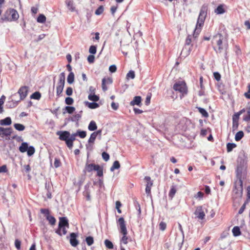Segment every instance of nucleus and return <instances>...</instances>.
Masks as SVG:
<instances>
[{
  "label": "nucleus",
  "instance_id": "obj_1",
  "mask_svg": "<svg viewBox=\"0 0 250 250\" xmlns=\"http://www.w3.org/2000/svg\"><path fill=\"white\" fill-rule=\"evenodd\" d=\"M235 172L238 180L237 182H243V180L246 178L247 174V162L244 159L241 157L238 158L237 166Z\"/></svg>",
  "mask_w": 250,
  "mask_h": 250
},
{
  "label": "nucleus",
  "instance_id": "obj_2",
  "mask_svg": "<svg viewBox=\"0 0 250 250\" xmlns=\"http://www.w3.org/2000/svg\"><path fill=\"white\" fill-rule=\"evenodd\" d=\"M207 16V9L205 7H202L200 10L199 15L197 20L196 26L194 31L193 36L197 37L201 31V27L204 24L205 20Z\"/></svg>",
  "mask_w": 250,
  "mask_h": 250
},
{
  "label": "nucleus",
  "instance_id": "obj_3",
  "mask_svg": "<svg viewBox=\"0 0 250 250\" xmlns=\"http://www.w3.org/2000/svg\"><path fill=\"white\" fill-rule=\"evenodd\" d=\"M64 227H69L68 220L65 217H60L58 228L56 230L55 232L60 236H62V228H64Z\"/></svg>",
  "mask_w": 250,
  "mask_h": 250
},
{
  "label": "nucleus",
  "instance_id": "obj_4",
  "mask_svg": "<svg viewBox=\"0 0 250 250\" xmlns=\"http://www.w3.org/2000/svg\"><path fill=\"white\" fill-rule=\"evenodd\" d=\"M243 182H236L233 192L236 198L240 199L243 195Z\"/></svg>",
  "mask_w": 250,
  "mask_h": 250
},
{
  "label": "nucleus",
  "instance_id": "obj_5",
  "mask_svg": "<svg viewBox=\"0 0 250 250\" xmlns=\"http://www.w3.org/2000/svg\"><path fill=\"white\" fill-rule=\"evenodd\" d=\"M174 90L179 91L182 93V94H186L187 91V88L186 84L185 82L179 81L176 82L173 85V87Z\"/></svg>",
  "mask_w": 250,
  "mask_h": 250
},
{
  "label": "nucleus",
  "instance_id": "obj_6",
  "mask_svg": "<svg viewBox=\"0 0 250 250\" xmlns=\"http://www.w3.org/2000/svg\"><path fill=\"white\" fill-rule=\"evenodd\" d=\"M89 153H87V161L85 163V165L84 168L83 170V172L84 173H86V172H90L93 170H97V168H98V165H95L94 164H89Z\"/></svg>",
  "mask_w": 250,
  "mask_h": 250
},
{
  "label": "nucleus",
  "instance_id": "obj_7",
  "mask_svg": "<svg viewBox=\"0 0 250 250\" xmlns=\"http://www.w3.org/2000/svg\"><path fill=\"white\" fill-rule=\"evenodd\" d=\"M56 134L59 136V138L60 140L65 141L67 146L68 147L69 137L70 132L68 131H58Z\"/></svg>",
  "mask_w": 250,
  "mask_h": 250
},
{
  "label": "nucleus",
  "instance_id": "obj_8",
  "mask_svg": "<svg viewBox=\"0 0 250 250\" xmlns=\"http://www.w3.org/2000/svg\"><path fill=\"white\" fill-rule=\"evenodd\" d=\"M191 42V36L188 35L186 40L185 42V45L181 53H185L186 56H188L189 54L190 51H191V47H192V45L190 47H188V46H189Z\"/></svg>",
  "mask_w": 250,
  "mask_h": 250
},
{
  "label": "nucleus",
  "instance_id": "obj_9",
  "mask_svg": "<svg viewBox=\"0 0 250 250\" xmlns=\"http://www.w3.org/2000/svg\"><path fill=\"white\" fill-rule=\"evenodd\" d=\"M144 180L146 181V192L147 195L151 196V188L153 185V182L151 180V178L149 176H145Z\"/></svg>",
  "mask_w": 250,
  "mask_h": 250
},
{
  "label": "nucleus",
  "instance_id": "obj_10",
  "mask_svg": "<svg viewBox=\"0 0 250 250\" xmlns=\"http://www.w3.org/2000/svg\"><path fill=\"white\" fill-rule=\"evenodd\" d=\"M117 224L119 226L120 229V232L122 234H127V231L126 229L124 218L123 217H120L117 221Z\"/></svg>",
  "mask_w": 250,
  "mask_h": 250
},
{
  "label": "nucleus",
  "instance_id": "obj_11",
  "mask_svg": "<svg viewBox=\"0 0 250 250\" xmlns=\"http://www.w3.org/2000/svg\"><path fill=\"white\" fill-rule=\"evenodd\" d=\"M28 87L27 86H23L20 87L18 91V93L20 96V101L24 99L27 95L28 92Z\"/></svg>",
  "mask_w": 250,
  "mask_h": 250
},
{
  "label": "nucleus",
  "instance_id": "obj_12",
  "mask_svg": "<svg viewBox=\"0 0 250 250\" xmlns=\"http://www.w3.org/2000/svg\"><path fill=\"white\" fill-rule=\"evenodd\" d=\"M194 214L199 219L203 220L205 218V213L202 206H200L196 207Z\"/></svg>",
  "mask_w": 250,
  "mask_h": 250
},
{
  "label": "nucleus",
  "instance_id": "obj_13",
  "mask_svg": "<svg viewBox=\"0 0 250 250\" xmlns=\"http://www.w3.org/2000/svg\"><path fill=\"white\" fill-rule=\"evenodd\" d=\"M12 133V129L11 127L4 128L0 127V137L4 138L8 137Z\"/></svg>",
  "mask_w": 250,
  "mask_h": 250
},
{
  "label": "nucleus",
  "instance_id": "obj_14",
  "mask_svg": "<svg viewBox=\"0 0 250 250\" xmlns=\"http://www.w3.org/2000/svg\"><path fill=\"white\" fill-rule=\"evenodd\" d=\"M6 13H8L9 15L11 16V21H17L19 17V15L17 11L14 9H10L9 10L7 11Z\"/></svg>",
  "mask_w": 250,
  "mask_h": 250
},
{
  "label": "nucleus",
  "instance_id": "obj_15",
  "mask_svg": "<svg viewBox=\"0 0 250 250\" xmlns=\"http://www.w3.org/2000/svg\"><path fill=\"white\" fill-rule=\"evenodd\" d=\"M70 243L73 247H76L78 244L79 241L77 239V234L75 233L72 232L70 235Z\"/></svg>",
  "mask_w": 250,
  "mask_h": 250
},
{
  "label": "nucleus",
  "instance_id": "obj_16",
  "mask_svg": "<svg viewBox=\"0 0 250 250\" xmlns=\"http://www.w3.org/2000/svg\"><path fill=\"white\" fill-rule=\"evenodd\" d=\"M223 36L221 34H217L213 37L212 42H215L217 45H221L223 44Z\"/></svg>",
  "mask_w": 250,
  "mask_h": 250
},
{
  "label": "nucleus",
  "instance_id": "obj_17",
  "mask_svg": "<svg viewBox=\"0 0 250 250\" xmlns=\"http://www.w3.org/2000/svg\"><path fill=\"white\" fill-rule=\"evenodd\" d=\"M142 98L141 96H135L132 101L130 103L131 105L134 106L137 105L140 106L141 105Z\"/></svg>",
  "mask_w": 250,
  "mask_h": 250
},
{
  "label": "nucleus",
  "instance_id": "obj_18",
  "mask_svg": "<svg viewBox=\"0 0 250 250\" xmlns=\"http://www.w3.org/2000/svg\"><path fill=\"white\" fill-rule=\"evenodd\" d=\"M78 136V134L76 133H73L72 134H70V136L69 137V141L68 143V148L71 149L73 147V142L76 139V137Z\"/></svg>",
  "mask_w": 250,
  "mask_h": 250
},
{
  "label": "nucleus",
  "instance_id": "obj_19",
  "mask_svg": "<svg viewBox=\"0 0 250 250\" xmlns=\"http://www.w3.org/2000/svg\"><path fill=\"white\" fill-rule=\"evenodd\" d=\"M65 4L67 6V8L71 12H74L76 11V8L74 1L72 0H66Z\"/></svg>",
  "mask_w": 250,
  "mask_h": 250
},
{
  "label": "nucleus",
  "instance_id": "obj_20",
  "mask_svg": "<svg viewBox=\"0 0 250 250\" xmlns=\"http://www.w3.org/2000/svg\"><path fill=\"white\" fill-rule=\"evenodd\" d=\"M218 49L216 50L214 47V49L216 51V53H221L224 49H225V58L226 59L227 58V45H224V46L223 45V44L221 45H218Z\"/></svg>",
  "mask_w": 250,
  "mask_h": 250
},
{
  "label": "nucleus",
  "instance_id": "obj_21",
  "mask_svg": "<svg viewBox=\"0 0 250 250\" xmlns=\"http://www.w3.org/2000/svg\"><path fill=\"white\" fill-rule=\"evenodd\" d=\"M28 144L27 142H23L19 146V150L21 153L26 152L28 148Z\"/></svg>",
  "mask_w": 250,
  "mask_h": 250
},
{
  "label": "nucleus",
  "instance_id": "obj_22",
  "mask_svg": "<svg viewBox=\"0 0 250 250\" xmlns=\"http://www.w3.org/2000/svg\"><path fill=\"white\" fill-rule=\"evenodd\" d=\"M12 123L11 119L10 117H8L4 119L0 120V125H9Z\"/></svg>",
  "mask_w": 250,
  "mask_h": 250
},
{
  "label": "nucleus",
  "instance_id": "obj_23",
  "mask_svg": "<svg viewBox=\"0 0 250 250\" xmlns=\"http://www.w3.org/2000/svg\"><path fill=\"white\" fill-rule=\"evenodd\" d=\"M84 104L90 109H95L99 107V104L95 102L90 103L88 101H85Z\"/></svg>",
  "mask_w": 250,
  "mask_h": 250
},
{
  "label": "nucleus",
  "instance_id": "obj_24",
  "mask_svg": "<svg viewBox=\"0 0 250 250\" xmlns=\"http://www.w3.org/2000/svg\"><path fill=\"white\" fill-rule=\"evenodd\" d=\"M225 12L223 5L220 4L215 9V13L217 14H222Z\"/></svg>",
  "mask_w": 250,
  "mask_h": 250
},
{
  "label": "nucleus",
  "instance_id": "obj_25",
  "mask_svg": "<svg viewBox=\"0 0 250 250\" xmlns=\"http://www.w3.org/2000/svg\"><path fill=\"white\" fill-rule=\"evenodd\" d=\"M232 232L234 236L236 237L241 235V231L240 228L238 226H235L233 227L232 230Z\"/></svg>",
  "mask_w": 250,
  "mask_h": 250
},
{
  "label": "nucleus",
  "instance_id": "obj_26",
  "mask_svg": "<svg viewBox=\"0 0 250 250\" xmlns=\"http://www.w3.org/2000/svg\"><path fill=\"white\" fill-rule=\"evenodd\" d=\"M88 128L90 131H94L97 129V125L94 121H91L88 126Z\"/></svg>",
  "mask_w": 250,
  "mask_h": 250
},
{
  "label": "nucleus",
  "instance_id": "obj_27",
  "mask_svg": "<svg viewBox=\"0 0 250 250\" xmlns=\"http://www.w3.org/2000/svg\"><path fill=\"white\" fill-rule=\"evenodd\" d=\"M236 145L233 143H228L227 144V150L228 152H231L232 149L236 147Z\"/></svg>",
  "mask_w": 250,
  "mask_h": 250
},
{
  "label": "nucleus",
  "instance_id": "obj_28",
  "mask_svg": "<svg viewBox=\"0 0 250 250\" xmlns=\"http://www.w3.org/2000/svg\"><path fill=\"white\" fill-rule=\"evenodd\" d=\"M67 83L72 84L74 81V74L72 72H70L67 78Z\"/></svg>",
  "mask_w": 250,
  "mask_h": 250
},
{
  "label": "nucleus",
  "instance_id": "obj_29",
  "mask_svg": "<svg viewBox=\"0 0 250 250\" xmlns=\"http://www.w3.org/2000/svg\"><path fill=\"white\" fill-rule=\"evenodd\" d=\"M120 167V164L118 161H115L112 167L110 168L111 171H113L115 169H119Z\"/></svg>",
  "mask_w": 250,
  "mask_h": 250
},
{
  "label": "nucleus",
  "instance_id": "obj_30",
  "mask_svg": "<svg viewBox=\"0 0 250 250\" xmlns=\"http://www.w3.org/2000/svg\"><path fill=\"white\" fill-rule=\"evenodd\" d=\"M199 112L204 117L207 118L208 117V112L203 108L200 107H197Z\"/></svg>",
  "mask_w": 250,
  "mask_h": 250
},
{
  "label": "nucleus",
  "instance_id": "obj_31",
  "mask_svg": "<svg viewBox=\"0 0 250 250\" xmlns=\"http://www.w3.org/2000/svg\"><path fill=\"white\" fill-rule=\"evenodd\" d=\"M244 134L242 131H239L236 133L235 136V140L236 141H240L243 137Z\"/></svg>",
  "mask_w": 250,
  "mask_h": 250
},
{
  "label": "nucleus",
  "instance_id": "obj_32",
  "mask_svg": "<svg viewBox=\"0 0 250 250\" xmlns=\"http://www.w3.org/2000/svg\"><path fill=\"white\" fill-rule=\"evenodd\" d=\"M46 219L50 225H54L56 224V220L54 216L50 215L49 216H46Z\"/></svg>",
  "mask_w": 250,
  "mask_h": 250
},
{
  "label": "nucleus",
  "instance_id": "obj_33",
  "mask_svg": "<svg viewBox=\"0 0 250 250\" xmlns=\"http://www.w3.org/2000/svg\"><path fill=\"white\" fill-rule=\"evenodd\" d=\"M15 128L18 131H23L25 129V126L22 124L16 123L14 125Z\"/></svg>",
  "mask_w": 250,
  "mask_h": 250
},
{
  "label": "nucleus",
  "instance_id": "obj_34",
  "mask_svg": "<svg viewBox=\"0 0 250 250\" xmlns=\"http://www.w3.org/2000/svg\"><path fill=\"white\" fill-rule=\"evenodd\" d=\"M41 97V94L38 91L35 92L30 96L31 99L38 100H40Z\"/></svg>",
  "mask_w": 250,
  "mask_h": 250
},
{
  "label": "nucleus",
  "instance_id": "obj_35",
  "mask_svg": "<svg viewBox=\"0 0 250 250\" xmlns=\"http://www.w3.org/2000/svg\"><path fill=\"white\" fill-rule=\"evenodd\" d=\"M37 21L38 22L43 23L46 21V17L43 14H40L37 18Z\"/></svg>",
  "mask_w": 250,
  "mask_h": 250
},
{
  "label": "nucleus",
  "instance_id": "obj_36",
  "mask_svg": "<svg viewBox=\"0 0 250 250\" xmlns=\"http://www.w3.org/2000/svg\"><path fill=\"white\" fill-rule=\"evenodd\" d=\"M26 152L27 155L28 156H31L34 154L35 152V149L33 146H31L28 147V148Z\"/></svg>",
  "mask_w": 250,
  "mask_h": 250
},
{
  "label": "nucleus",
  "instance_id": "obj_37",
  "mask_svg": "<svg viewBox=\"0 0 250 250\" xmlns=\"http://www.w3.org/2000/svg\"><path fill=\"white\" fill-rule=\"evenodd\" d=\"M88 98L89 100L93 102H97L99 100V97L94 93L93 94H89Z\"/></svg>",
  "mask_w": 250,
  "mask_h": 250
},
{
  "label": "nucleus",
  "instance_id": "obj_38",
  "mask_svg": "<svg viewBox=\"0 0 250 250\" xmlns=\"http://www.w3.org/2000/svg\"><path fill=\"white\" fill-rule=\"evenodd\" d=\"M85 242L88 246H91L94 243L93 237L91 236L86 237L85 238Z\"/></svg>",
  "mask_w": 250,
  "mask_h": 250
},
{
  "label": "nucleus",
  "instance_id": "obj_39",
  "mask_svg": "<svg viewBox=\"0 0 250 250\" xmlns=\"http://www.w3.org/2000/svg\"><path fill=\"white\" fill-rule=\"evenodd\" d=\"M176 192V189L175 186H172L171 187L170 190L169 192V197H170L171 199L174 197L175 193Z\"/></svg>",
  "mask_w": 250,
  "mask_h": 250
},
{
  "label": "nucleus",
  "instance_id": "obj_40",
  "mask_svg": "<svg viewBox=\"0 0 250 250\" xmlns=\"http://www.w3.org/2000/svg\"><path fill=\"white\" fill-rule=\"evenodd\" d=\"M104 244L106 248L109 249H113V245L112 242L109 241L108 239H106L104 241Z\"/></svg>",
  "mask_w": 250,
  "mask_h": 250
},
{
  "label": "nucleus",
  "instance_id": "obj_41",
  "mask_svg": "<svg viewBox=\"0 0 250 250\" xmlns=\"http://www.w3.org/2000/svg\"><path fill=\"white\" fill-rule=\"evenodd\" d=\"M135 77V72L133 70H130L126 74V78L133 79Z\"/></svg>",
  "mask_w": 250,
  "mask_h": 250
},
{
  "label": "nucleus",
  "instance_id": "obj_42",
  "mask_svg": "<svg viewBox=\"0 0 250 250\" xmlns=\"http://www.w3.org/2000/svg\"><path fill=\"white\" fill-rule=\"evenodd\" d=\"M82 111H81L79 113H78L74 116L72 118L71 121L73 122L78 121L81 118V113Z\"/></svg>",
  "mask_w": 250,
  "mask_h": 250
},
{
  "label": "nucleus",
  "instance_id": "obj_43",
  "mask_svg": "<svg viewBox=\"0 0 250 250\" xmlns=\"http://www.w3.org/2000/svg\"><path fill=\"white\" fill-rule=\"evenodd\" d=\"M66 111L69 114H72L75 110V108L73 106H66L65 107Z\"/></svg>",
  "mask_w": 250,
  "mask_h": 250
},
{
  "label": "nucleus",
  "instance_id": "obj_44",
  "mask_svg": "<svg viewBox=\"0 0 250 250\" xmlns=\"http://www.w3.org/2000/svg\"><path fill=\"white\" fill-rule=\"evenodd\" d=\"M104 8L102 5L100 6L95 11V14L96 15H100L104 12Z\"/></svg>",
  "mask_w": 250,
  "mask_h": 250
},
{
  "label": "nucleus",
  "instance_id": "obj_45",
  "mask_svg": "<svg viewBox=\"0 0 250 250\" xmlns=\"http://www.w3.org/2000/svg\"><path fill=\"white\" fill-rule=\"evenodd\" d=\"M97 170L95 171H97V175L99 177H102L103 175V168L98 165V168Z\"/></svg>",
  "mask_w": 250,
  "mask_h": 250
},
{
  "label": "nucleus",
  "instance_id": "obj_46",
  "mask_svg": "<svg viewBox=\"0 0 250 250\" xmlns=\"http://www.w3.org/2000/svg\"><path fill=\"white\" fill-rule=\"evenodd\" d=\"M249 203V202H248V201H245V202H244V204L242 205V207H241V208L239 209V211H238V214H242V213L244 212V210H245V208H246V205H247Z\"/></svg>",
  "mask_w": 250,
  "mask_h": 250
},
{
  "label": "nucleus",
  "instance_id": "obj_47",
  "mask_svg": "<svg viewBox=\"0 0 250 250\" xmlns=\"http://www.w3.org/2000/svg\"><path fill=\"white\" fill-rule=\"evenodd\" d=\"M97 51V47L96 45H91L89 49V52L92 54H96Z\"/></svg>",
  "mask_w": 250,
  "mask_h": 250
},
{
  "label": "nucleus",
  "instance_id": "obj_48",
  "mask_svg": "<svg viewBox=\"0 0 250 250\" xmlns=\"http://www.w3.org/2000/svg\"><path fill=\"white\" fill-rule=\"evenodd\" d=\"M77 134H78V135L81 138H85L86 135V132L85 131L78 130Z\"/></svg>",
  "mask_w": 250,
  "mask_h": 250
},
{
  "label": "nucleus",
  "instance_id": "obj_49",
  "mask_svg": "<svg viewBox=\"0 0 250 250\" xmlns=\"http://www.w3.org/2000/svg\"><path fill=\"white\" fill-rule=\"evenodd\" d=\"M97 136L95 135V134L93 132L91 133L90 138L88 139V143H94Z\"/></svg>",
  "mask_w": 250,
  "mask_h": 250
},
{
  "label": "nucleus",
  "instance_id": "obj_50",
  "mask_svg": "<svg viewBox=\"0 0 250 250\" xmlns=\"http://www.w3.org/2000/svg\"><path fill=\"white\" fill-rule=\"evenodd\" d=\"M65 103L66 104L71 105L74 103V100L71 97H66L65 99Z\"/></svg>",
  "mask_w": 250,
  "mask_h": 250
},
{
  "label": "nucleus",
  "instance_id": "obj_51",
  "mask_svg": "<svg viewBox=\"0 0 250 250\" xmlns=\"http://www.w3.org/2000/svg\"><path fill=\"white\" fill-rule=\"evenodd\" d=\"M63 87H62V86H57V89H56V93H57V95L58 96H60V95L61 94V93H62V91H63Z\"/></svg>",
  "mask_w": 250,
  "mask_h": 250
},
{
  "label": "nucleus",
  "instance_id": "obj_52",
  "mask_svg": "<svg viewBox=\"0 0 250 250\" xmlns=\"http://www.w3.org/2000/svg\"><path fill=\"white\" fill-rule=\"evenodd\" d=\"M106 79L105 78L102 79V89L104 91H105L107 90V87L105 85Z\"/></svg>",
  "mask_w": 250,
  "mask_h": 250
},
{
  "label": "nucleus",
  "instance_id": "obj_53",
  "mask_svg": "<svg viewBox=\"0 0 250 250\" xmlns=\"http://www.w3.org/2000/svg\"><path fill=\"white\" fill-rule=\"evenodd\" d=\"M102 158L105 161H107L109 159V155L106 152H103L102 154Z\"/></svg>",
  "mask_w": 250,
  "mask_h": 250
},
{
  "label": "nucleus",
  "instance_id": "obj_54",
  "mask_svg": "<svg viewBox=\"0 0 250 250\" xmlns=\"http://www.w3.org/2000/svg\"><path fill=\"white\" fill-rule=\"evenodd\" d=\"M247 114H249V116H244L243 120L245 121H250V106L247 108Z\"/></svg>",
  "mask_w": 250,
  "mask_h": 250
},
{
  "label": "nucleus",
  "instance_id": "obj_55",
  "mask_svg": "<svg viewBox=\"0 0 250 250\" xmlns=\"http://www.w3.org/2000/svg\"><path fill=\"white\" fill-rule=\"evenodd\" d=\"M54 165L55 168H58L61 166V163L59 159L57 158L55 159Z\"/></svg>",
  "mask_w": 250,
  "mask_h": 250
},
{
  "label": "nucleus",
  "instance_id": "obj_56",
  "mask_svg": "<svg viewBox=\"0 0 250 250\" xmlns=\"http://www.w3.org/2000/svg\"><path fill=\"white\" fill-rule=\"evenodd\" d=\"M151 97V94L148 93L147 95L146 98V100H145V104L146 105H148L150 104Z\"/></svg>",
  "mask_w": 250,
  "mask_h": 250
},
{
  "label": "nucleus",
  "instance_id": "obj_57",
  "mask_svg": "<svg viewBox=\"0 0 250 250\" xmlns=\"http://www.w3.org/2000/svg\"><path fill=\"white\" fill-rule=\"evenodd\" d=\"M247 87L248 89V92L245 93L244 96L247 99H250V83H248Z\"/></svg>",
  "mask_w": 250,
  "mask_h": 250
},
{
  "label": "nucleus",
  "instance_id": "obj_58",
  "mask_svg": "<svg viewBox=\"0 0 250 250\" xmlns=\"http://www.w3.org/2000/svg\"><path fill=\"white\" fill-rule=\"evenodd\" d=\"M167 227V225L166 223L164 222H161L159 224V229L162 231H164L166 229Z\"/></svg>",
  "mask_w": 250,
  "mask_h": 250
},
{
  "label": "nucleus",
  "instance_id": "obj_59",
  "mask_svg": "<svg viewBox=\"0 0 250 250\" xmlns=\"http://www.w3.org/2000/svg\"><path fill=\"white\" fill-rule=\"evenodd\" d=\"M41 212L44 214L46 217L50 215V212L48 209L42 208L41 209Z\"/></svg>",
  "mask_w": 250,
  "mask_h": 250
},
{
  "label": "nucleus",
  "instance_id": "obj_60",
  "mask_svg": "<svg viewBox=\"0 0 250 250\" xmlns=\"http://www.w3.org/2000/svg\"><path fill=\"white\" fill-rule=\"evenodd\" d=\"M122 206V204L121 202L119 201H116V208L117 210L118 213H121L122 212L121 210L120 209V207Z\"/></svg>",
  "mask_w": 250,
  "mask_h": 250
},
{
  "label": "nucleus",
  "instance_id": "obj_61",
  "mask_svg": "<svg viewBox=\"0 0 250 250\" xmlns=\"http://www.w3.org/2000/svg\"><path fill=\"white\" fill-rule=\"evenodd\" d=\"M213 76H214V79L217 81H219L220 80V79H221V75L218 72H214L213 73Z\"/></svg>",
  "mask_w": 250,
  "mask_h": 250
},
{
  "label": "nucleus",
  "instance_id": "obj_62",
  "mask_svg": "<svg viewBox=\"0 0 250 250\" xmlns=\"http://www.w3.org/2000/svg\"><path fill=\"white\" fill-rule=\"evenodd\" d=\"M21 242L20 240L18 239H16L15 241V247L18 249L20 250L21 249Z\"/></svg>",
  "mask_w": 250,
  "mask_h": 250
},
{
  "label": "nucleus",
  "instance_id": "obj_63",
  "mask_svg": "<svg viewBox=\"0 0 250 250\" xmlns=\"http://www.w3.org/2000/svg\"><path fill=\"white\" fill-rule=\"evenodd\" d=\"M117 70V67L115 65L113 64L109 66V71L111 73H114Z\"/></svg>",
  "mask_w": 250,
  "mask_h": 250
},
{
  "label": "nucleus",
  "instance_id": "obj_64",
  "mask_svg": "<svg viewBox=\"0 0 250 250\" xmlns=\"http://www.w3.org/2000/svg\"><path fill=\"white\" fill-rule=\"evenodd\" d=\"M95 60V57L93 55H90L87 57V61L90 63H93Z\"/></svg>",
  "mask_w": 250,
  "mask_h": 250
}]
</instances>
